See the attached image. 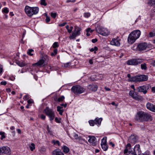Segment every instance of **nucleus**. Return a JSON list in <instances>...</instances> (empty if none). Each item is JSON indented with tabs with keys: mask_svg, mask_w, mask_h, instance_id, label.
<instances>
[{
	"mask_svg": "<svg viewBox=\"0 0 155 155\" xmlns=\"http://www.w3.org/2000/svg\"><path fill=\"white\" fill-rule=\"evenodd\" d=\"M135 119L139 122L145 121H151L152 117L149 114L142 111H140L137 113L135 115Z\"/></svg>",
	"mask_w": 155,
	"mask_h": 155,
	"instance_id": "nucleus-1",
	"label": "nucleus"
},
{
	"mask_svg": "<svg viewBox=\"0 0 155 155\" xmlns=\"http://www.w3.org/2000/svg\"><path fill=\"white\" fill-rule=\"evenodd\" d=\"M141 34V32L139 30H134L129 35L127 41L129 43L132 44L138 38Z\"/></svg>",
	"mask_w": 155,
	"mask_h": 155,
	"instance_id": "nucleus-2",
	"label": "nucleus"
},
{
	"mask_svg": "<svg viewBox=\"0 0 155 155\" xmlns=\"http://www.w3.org/2000/svg\"><path fill=\"white\" fill-rule=\"evenodd\" d=\"M148 79V77L147 75H137L131 77V78L129 79L128 81L133 82H142L147 81Z\"/></svg>",
	"mask_w": 155,
	"mask_h": 155,
	"instance_id": "nucleus-3",
	"label": "nucleus"
},
{
	"mask_svg": "<svg viewBox=\"0 0 155 155\" xmlns=\"http://www.w3.org/2000/svg\"><path fill=\"white\" fill-rule=\"evenodd\" d=\"M71 90L76 94H81L85 91V89L84 88L79 85L73 86Z\"/></svg>",
	"mask_w": 155,
	"mask_h": 155,
	"instance_id": "nucleus-4",
	"label": "nucleus"
},
{
	"mask_svg": "<svg viewBox=\"0 0 155 155\" xmlns=\"http://www.w3.org/2000/svg\"><path fill=\"white\" fill-rule=\"evenodd\" d=\"M44 112L49 117L50 120L52 121L54 120L55 115L54 112L51 109L48 107H46L44 110Z\"/></svg>",
	"mask_w": 155,
	"mask_h": 155,
	"instance_id": "nucleus-5",
	"label": "nucleus"
},
{
	"mask_svg": "<svg viewBox=\"0 0 155 155\" xmlns=\"http://www.w3.org/2000/svg\"><path fill=\"white\" fill-rule=\"evenodd\" d=\"M11 153V149L7 146H3L0 147V154L10 155Z\"/></svg>",
	"mask_w": 155,
	"mask_h": 155,
	"instance_id": "nucleus-6",
	"label": "nucleus"
},
{
	"mask_svg": "<svg viewBox=\"0 0 155 155\" xmlns=\"http://www.w3.org/2000/svg\"><path fill=\"white\" fill-rule=\"evenodd\" d=\"M81 30V28L75 27L74 32L72 33V35L69 36V38L70 39H75L77 36L80 35Z\"/></svg>",
	"mask_w": 155,
	"mask_h": 155,
	"instance_id": "nucleus-7",
	"label": "nucleus"
},
{
	"mask_svg": "<svg viewBox=\"0 0 155 155\" xmlns=\"http://www.w3.org/2000/svg\"><path fill=\"white\" fill-rule=\"evenodd\" d=\"M48 58L47 55H44L37 63L32 64L33 66H37L41 67L43 65L46 59Z\"/></svg>",
	"mask_w": 155,
	"mask_h": 155,
	"instance_id": "nucleus-8",
	"label": "nucleus"
},
{
	"mask_svg": "<svg viewBox=\"0 0 155 155\" xmlns=\"http://www.w3.org/2000/svg\"><path fill=\"white\" fill-rule=\"evenodd\" d=\"M142 62V59H133L128 61L127 63L128 65H136L141 64Z\"/></svg>",
	"mask_w": 155,
	"mask_h": 155,
	"instance_id": "nucleus-9",
	"label": "nucleus"
},
{
	"mask_svg": "<svg viewBox=\"0 0 155 155\" xmlns=\"http://www.w3.org/2000/svg\"><path fill=\"white\" fill-rule=\"evenodd\" d=\"M97 33L103 36H107L109 34L108 31L106 29L101 26H99L96 29Z\"/></svg>",
	"mask_w": 155,
	"mask_h": 155,
	"instance_id": "nucleus-10",
	"label": "nucleus"
},
{
	"mask_svg": "<svg viewBox=\"0 0 155 155\" xmlns=\"http://www.w3.org/2000/svg\"><path fill=\"white\" fill-rule=\"evenodd\" d=\"M131 146L130 143H128L126 146L125 149L124 150V153L126 154L128 152V154L125 155H137L135 153L132 152L131 149Z\"/></svg>",
	"mask_w": 155,
	"mask_h": 155,
	"instance_id": "nucleus-11",
	"label": "nucleus"
},
{
	"mask_svg": "<svg viewBox=\"0 0 155 155\" xmlns=\"http://www.w3.org/2000/svg\"><path fill=\"white\" fill-rule=\"evenodd\" d=\"M129 95L133 98L136 100H141L142 99V97L138 95L137 93L134 91H130L129 92Z\"/></svg>",
	"mask_w": 155,
	"mask_h": 155,
	"instance_id": "nucleus-12",
	"label": "nucleus"
},
{
	"mask_svg": "<svg viewBox=\"0 0 155 155\" xmlns=\"http://www.w3.org/2000/svg\"><path fill=\"white\" fill-rule=\"evenodd\" d=\"M150 87V86L149 85H143L138 87L137 90L138 92H143L144 94H146L147 92V90Z\"/></svg>",
	"mask_w": 155,
	"mask_h": 155,
	"instance_id": "nucleus-13",
	"label": "nucleus"
},
{
	"mask_svg": "<svg viewBox=\"0 0 155 155\" xmlns=\"http://www.w3.org/2000/svg\"><path fill=\"white\" fill-rule=\"evenodd\" d=\"M32 8L28 6H26L25 9V11L28 17H31L32 16Z\"/></svg>",
	"mask_w": 155,
	"mask_h": 155,
	"instance_id": "nucleus-14",
	"label": "nucleus"
},
{
	"mask_svg": "<svg viewBox=\"0 0 155 155\" xmlns=\"http://www.w3.org/2000/svg\"><path fill=\"white\" fill-rule=\"evenodd\" d=\"M120 39L117 38H113L110 42V44L112 45H114L117 46H119L120 45Z\"/></svg>",
	"mask_w": 155,
	"mask_h": 155,
	"instance_id": "nucleus-15",
	"label": "nucleus"
},
{
	"mask_svg": "<svg viewBox=\"0 0 155 155\" xmlns=\"http://www.w3.org/2000/svg\"><path fill=\"white\" fill-rule=\"evenodd\" d=\"M147 47V45L146 43H141L138 45L137 48L139 51H142L146 50Z\"/></svg>",
	"mask_w": 155,
	"mask_h": 155,
	"instance_id": "nucleus-16",
	"label": "nucleus"
},
{
	"mask_svg": "<svg viewBox=\"0 0 155 155\" xmlns=\"http://www.w3.org/2000/svg\"><path fill=\"white\" fill-rule=\"evenodd\" d=\"M101 145L102 148L104 151H106L107 150L108 147L106 144V139L103 138L102 140Z\"/></svg>",
	"mask_w": 155,
	"mask_h": 155,
	"instance_id": "nucleus-17",
	"label": "nucleus"
},
{
	"mask_svg": "<svg viewBox=\"0 0 155 155\" xmlns=\"http://www.w3.org/2000/svg\"><path fill=\"white\" fill-rule=\"evenodd\" d=\"M137 140L138 138L137 137L134 136V135H131L129 137L128 139L129 142L133 143H136Z\"/></svg>",
	"mask_w": 155,
	"mask_h": 155,
	"instance_id": "nucleus-18",
	"label": "nucleus"
},
{
	"mask_svg": "<svg viewBox=\"0 0 155 155\" xmlns=\"http://www.w3.org/2000/svg\"><path fill=\"white\" fill-rule=\"evenodd\" d=\"M147 108L151 111L155 112V106L152 104L148 103L146 105Z\"/></svg>",
	"mask_w": 155,
	"mask_h": 155,
	"instance_id": "nucleus-19",
	"label": "nucleus"
},
{
	"mask_svg": "<svg viewBox=\"0 0 155 155\" xmlns=\"http://www.w3.org/2000/svg\"><path fill=\"white\" fill-rule=\"evenodd\" d=\"M137 152L138 154H139V153H141V150L140 147V145L138 144L136 145L134 149V151H133L132 150V152L133 153H135V154H136V152Z\"/></svg>",
	"mask_w": 155,
	"mask_h": 155,
	"instance_id": "nucleus-20",
	"label": "nucleus"
},
{
	"mask_svg": "<svg viewBox=\"0 0 155 155\" xmlns=\"http://www.w3.org/2000/svg\"><path fill=\"white\" fill-rule=\"evenodd\" d=\"M88 88L89 90L95 91L97 90V86L96 85H89Z\"/></svg>",
	"mask_w": 155,
	"mask_h": 155,
	"instance_id": "nucleus-21",
	"label": "nucleus"
},
{
	"mask_svg": "<svg viewBox=\"0 0 155 155\" xmlns=\"http://www.w3.org/2000/svg\"><path fill=\"white\" fill-rule=\"evenodd\" d=\"M53 155H64L63 153L59 150H56L52 152Z\"/></svg>",
	"mask_w": 155,
	"mask_h": 155,
	"instance_id": "nucleus-22",
	"label": "nucleus"
},
{
	"mask_svg": "<svg viewBox=\"0 0 155 155\" xmlns=\"http://www.w3.org/2000/svg\"><path fill=\"white\" fill-rule=\"evenodd\" d=\"M32 8V15H34L37 14L39 10V8L38 7H33Z\"/></svg>",
	"mask_w": 155,
	"mask_h": 155,
	"instance_id": "nucleus-23",
	"label": "nucleus"
},
{
	"mask_svg": "<svg viewBox=\"0 0 155 155\" xmlns=\"http://www.w3.org/2000/svg\"><path fill=\"white\" fill-rule=\"evenodd\" d=\"M102 120V119L101 118H96L94 120L95 124L97 125H100Z\"/></svg>",
	"mask_w": 155,
	"mask_h": 155,
	"instance_id": "nucleus-24",
	"label": "nucleus"
},
{
	"mask_svg": "<svg viewBox=\"0 0 155 155\" xmlns=\"http://www.w3.org/2000/svg\"><path fill=\"white\" fill-rule=\"evenodd\" d=\"M89 138L88 140V141L90 143H93L96 139V138L94 136H89Z\"/></svg>",
	"mask_w": 155,
	"mask_h": 155,
	"instance_id": "nucleus-25",
	"label": "nucleus"
},
{
	"mask_svg": "<svg viewBox=\"0 0 155 155\" xmlns=\"http://www.w3.org/2000/svg\"><path fill=\"white\" fill-rule=\"evenodd\" d=\"M62 108L63 107L61 106H58L57 107V110L61 115H62V113L64 112V110Z\"/></svg>",
	"mask_w": 155,
	"mask_h": 155,
	"instance_id": "nucleus-26",
	"label": "nucleus"
},
{
	"mask_svg": "<svg viewBox=\"0 0 155 155\" xmlns=\"http://www.w3.org/2000/svg\"><path fill=\"white\" fill-rule=\"evenodd\" d=\"M17 64L19 66L23 67L25 66L26 65V63L24 61H18L17 62Z\"/></svg>",
	"mask_w": 155,
	"mask_h": 155,
	"instance_id": "nucleus-27",
	"label": "nucleus"
},
{
	"mask_svg": "<svg viewBox=\"0 0 155 155\" xmlns=\"http://www.w3.org/2000/svg\"><path fill=\"white\" fill-rule=\"evenodd\" d=\"M141 68L143 70H146L147 69V64L145 63H143L141 64Z\"/></svg>",
	"mask_w": 155,
	"mask_h": 155,
	"instance_id": "nucleus-28",
	"label": "nucleus"
},
{
	"mask_svg": "<svg viewBox=\"0 0 155 155\" xmlns=\"http://www.w3.org/2000/svg\"><path fill=\"white\" fill-rule=\"evenodd\" d=\"M148 4L151 6H155V0H150L148 2Z\"/></svg>",
	"mask_w": 155,
	"mask_h": 155,
	"instance_id": "nucleus-29",
	"label": "nucleus"
},
{
	"mask_svg": "<svg viewBox=\"0 0 155 155\" xmlns=\"http://www.w3.org/2000/svg\"><path fill=\"white\" fill-rule=\"evenodd\" d=\"M62 149L63 152L65 153H68L69 150V148L66 146H64L62 148Z\"/></svg>",
	"mask_w": 155,
	"mask_h": 155,
	"instance_id": "nucleus-30",
	"label": "nucleus"
},
{
	"mask_svg": "<svg viewBox=\"0 0 155 155\" xmlns=\"http://www.w3.org/2000/svg\"><path fill=\"white\" fill-rule=\"evenodd\" d=\"M2 12L3 13H8L9 12L8 8L7 7H5L2 10Z\"/></svg>",
	"mask_w": 155,
	"mask_h": 155,
	"instance_id": "nucleus-31",
	"label": "nucleus"
},
{
	"mask_svg": "<svg viewBox=\"0 0 155 155\" xmlns=\"http://www.w3.org/2000/svg\"><path fill=\"white\" fill-rule=\"evenodd\" d=\"M0 135L1 136V140H3L4 138H5V133L4 132H2V131L0 132Z\"/></svg>",
	"mask_w": 155,
	"mask_h": 155,
	"instance_id": "nucleus-32",
	"label": "nucleus"
},
{
	"mask_svg": "<svg viewBox=\"0 0 155 155\" xmlns=\"http://www.w3.org/2000/svg\"><path fill=\"white\" fill-rule=\"evenodd\" d=\"M30 150L31 151H33L35 148V145L34 143H32L30 146Z\"/></svg>",
	"mask_w": 155,
	"mask_h": 155,
	"instance_id": "nucleus-33",
	"label": "nucleus"
},
{
	"mask_svg": "<svg viewBox=\"0 0 155 155\" xmlns=\"http://www.w3.org/2000/svg\"><path fill=\"white\" fill-rule=\"evenodd\" d=\"M40 4L44 6H46L47 5L45 0H41L40 1Z\"/></svg>",
	"mask_w": 155,
	"mask_h": 155,
	"instance_id": "nucleus-34",
	"label": "nucleus"
},
{
	"mask_svg": "<svg viewBox=\"0 0 155 155\" xmlns=\"http://www.w3.org/2000/svg\"><path fill=\"white\" fill-rule=\"evenodd\" d=\"M52 143L54 145H58L59 146H60V142L58 140L55 141L53 140L52 141Z\"/></svg>",
	"mask_w": 155,
	"mask_h": 155,
	"instance_id": "nucleus-35",
	"label": "nucleus"
},
{
	"mask_svg": "<svg viewBox=\"0 0 155 155\" xmlns=\"http://www.w3.org/2000/svg\"><path fill=\"white\" fill-rule=\"evenodd\" d=\"M64 99V97L63 96H62L58 98L57 101L59 102H60L63 101V100Z\"/></svg>",
	"mask_w": 155,
	"mask_h": 155,
	"instance_id": "nucleus-36",
	"label": "nucleus"
},
{
	"mask_svg": "<svg viewBox=\"0 0 155 155\" xmlns=\"http://www.w3.org/2000/svg\"><path fill=\"white\" fill-rule=\"evenodd\" d=\"M57 53V49H54L53 52L51 53V56H55Z\"/></svg>",
	"mask_w": 155,
	"mask_h": 155,
	"instance_id": "nucleus-37",
	"label": "nucleus"
},
{
	"mask_svg": "<svg viewBox=\"0 0 155 155\" xmlns=\"http://www.w3.org/2000/svg\"><path fill=\"white\" fill-rule=\"evenodd\" d=\"M138 155H150V152L148 151H146L143 153H139Z\"/></svg>",
	"mask_w": 155,
	"mask_h": 155,
	"instance_id": "nucleus-38",
	"label": "nucleus"
},
{
	"mask_svg": "<svg viewBox=\"0 0 155 155\" xmlns=\"http://www.w3.org/2000/svg\"><path fill=\"white\" fill-rule=\"evenodd\" d=\"M58 46L59 45L58 42H55L53 45V47L54 48H58Z\"/></svg>",
	"mask_w": 155,
	"mask_h": 155,
	"instance_id": "nucleus-39",
	"label": "nucleus"
},
{
	"mask_svg": "<svg viewBox=\"0 0 155 155\" xmlns=\"http://www.w3.org/2000/svg\"><path fill=\"white\" fill-rule=\"evenodd\" d=\"M89 123L90 125L91 126H93L95 124L94 121V120H90L89 121Z\"/></svg>",
	"mask_w": 155,
	"mask_h": 155,
	"instance_id": "nucleus-40",
	"label": "nucleus"
},
{
	"mask_svg": "<svg viewBox=\"0 0 155 155\" xmlns=\"http://www.w3.org/2000/svg\"><path fill=\"white\" fill-rule=\"evenodd\" d=\"M90 13L89 12L85 13L84 14V16L87 18L90 17Z\"/></svg>",
	"mask_w": 155,
	"mask_h": 155,
	"instance_id": "nucleus-41",
	"label": "nucleus"
},
{
	"mask_svg": "<svg viewBox=\"0 0 155 155\" xmlns=\"http://www.w3.org/2000/svg\"><path fill=\"white\" fill-rule=\"evenodd\" d=\"M74 136L75 139H78L79 140L81 139V137H78V135L76 134H74Z\"/></svg>",
	"mask_w": 155,
	"mask_h": 155,
	"instance_id": "nucleus-42",
	"label": "nucleus"
},
{
	"mask_svg": "<svg viewBox=\"0 0 155 155\" xmlns=\"http://www.w3.org/2000/svg\"><path fill=\"white\" fill-rule=\"evenodd\" d=\"M57 15V13H56L51 12V16L53 18H55Z\"/></svg>",
	"mask_w": 155,
	"mask_h": 155,
	"instance_id": "nucleus-43",
	"label": "nucleus"
},
{
	"mask_svg": "<svg viewBox=\"0 0 155 155\" xmlns=\"http://www.w3.org/2000/svg\"><path fill=\"white\" fill-rule=\"evenodd\" d=\"M33 51H34L32 49H29V50H28V51L27 52V53L29 55H31V56H32L33 55V54H31V53L32 52H33Z\"/></svg>",
	"mask_w": 155,
	"mask_h": 155,
	"instance_id": "nucleus-44",
	"label": "nucleus"
},
{
	"mask_svg": "<svg viewBox=\"0 0 155 155\" xmlns=\"http://www.w3.org/2000/svg\"><path fill=\"white\" fill-rule=\"evenodd\" d=\"M149 35L150 37H152L155 36V31L150 32Z\"/></svg>",
	"mask_w": 155,
	"mask_h": 155,
	"instance_id": "nucleus-45",
	"label": "nucleus"
},
{
	"mask_svg": "<svg viewBox=\"0 0 155 155\" xmlns=\"http://www.w3.org/2000/svg\"><path fill=\"white\" fill-rule=\"evenodd\" d=\"M150 64L154 67L155 66V61H150Z\"/></svg>",
	"mask_w": 155,
	"mask_h": 155,
	"instance_id": "nucleus-46",
	"label": "nucleus"
},
{
	"mask_svg": "<svg viewBox=\"0 0 155 155\" xmlns=\"http://www.w3.org/2000/svg\"><path fill=\"white\" fill-rule=\"evenodd\" d=\"M73 27L72 26H71L70 28V29H69L68 30V32L69 33H71L73 30Z\"/></svg>",
	"mask_w": 155,
	"mask_h": 155,
	"instance_id": "nucleus-47",
	"label": "nucleus"
},
{
	"mask_svg": "<svg viewBox=\"0 0 155 155\" xmlns=\"http://www.w3.org/2000/svg\"><path fill=\"white\" fill-rule=\"evenodd\" d=\"M45 20H46V22L47 23H48L50 21V18L49 17L47 16Z\"/></svg>",
	"mask_w": 155,
	"mask_h": 155,
	"instance_id": "nucleus-48",
	"label": "nucleus"
},
{
	"mask_svg": "<svg viewBox=\"0 0 155 155\" xmlns=\"http://www.w3.org/2000/svg\"><path fill=\"white\" fill-rule=\"evenodd\" d=\"M7 84V82L5 81H2L1 82L0 84L2 85H5Z\"/></svg>",
	"mask_w": 155,
	"mask_h": 155,
	"instance_id": "nucleus-49",
	"label": "nucleus"
},
{
	"mask_svg": "<svg viewBox=\"0 0 155 155\" xmlns=\"http://www.w3.org/2000/svg\"><path fill=\"white\" fill-rule=\"evenodd\" d=\"M55 120L56 122L60 123V119H58L57 117H55Z\"/></svg>",
	"mask_w": 155,
	"mask_h": 155,
	"instance_id": "nucleus-50",
	"label": "nucleus"
},
{
	"mask_svg": "<svg viewBox=\"0 0 155 155\" xmlns=\"http://www.w3.org/2000/svg\"><path fill=\"white\" fill-rule=\"evenodd\" d=\"M29 98V96L28 95H26L23 98L25 100H27Z\"/></svg>",
	"mask_w": 155,
	"mask_h": 155,
	"instance_id": "nucleus-51",
	"label": "nucleus"
},
{
	"mask_svg": "<svg viewBox=\"0 0 155 155\" xmlns=\"http://www.w3.org/2000/svg\"><path fill=\"white\" fill-rule=\"evenodd\" d=\"M67 22H65L63 23H61V24H59V26H60L62 27V26H64L66 24H67Z\"/></svg>",
	"mask_w": 155,
	"mask_h": 155,
	"instance_id": "nucleus-52",
	"label": "nucleus"
},
{
	"mask_svg": "<svg viewBox=\"0 0 155 155\" xmlns=\"http://www.w3.org/2000/svg\"><path fill=\"white\" fill-rule=\"evenodd\" d=\"M41 117L42 120H45V116L43 114H41Z\"/></svg>",
	"mask_w": 155,
	"mask_h": 155,
	"instance_id": "nucleus-53",
	"label": "nucleus"
},
{
	"mask_svg": "<svg viewBox=\"0 0 155 155\" xmlns=\"http://www.w3.org/2000/svg\"><path fill=\"white\" fill-rule=\"evenodd\" d=\"M97 41V39L96 38L92 39V42L93 43H95Z\"/></svg>",
	"mask_w": 155,
	"mask_h": 155,
	"instance_id": "nucleus-54",
	"label": "nucleus"
},
{
	"mask_svg": "<svg viewBox=\"0 0 155 155\" xmlns=\"http://www.w3.org/2000/svg\"><path fill=\"white\" fill-rule=\"evenodd\" d=\"M151 91L153 93H155V86L151 88Z\"/></svg>",
	"mask_w": 155,
	"mask_h": 155,
	"instance_id": "nucleus-55",
	"label": "nucleus"
},
{
	"mask_svg": "<svg viewBox=\"0 0 155 155\" xmlns=\"http://www.w3.org/2000/svg\"><path fill=\"white\" fill-rule=\"evenodd\" d=\"M70 63H67L66 64H64V67H67L68 66H70Z\"/></svg>",
	"mask_w": 155,
	"mask_h": 155,
	"instance_id": "nucleus-56",
	"label": "nucleus"
},
{
	"mask_svg": "<svg viewBox=\"0 0 155 155\" xmlns=\"http://www.w3.org/2000/svg\"><path fill=\"white\" fill-rule=\"evenodd\" d=\"M94 53H96V51H97L98 50V48H97V47H94Z\"/></svg>",
	"mask_w": 155,
	"mask_h": 155,
	"instance_id": "nucleus-57",
	"label": "nucleus"
},
{
	"mask_svg": "<svg viewBox=\"0 0 155 155\" xmlns=\"http://www.w3.org/2000/svg\"><path fill=\"white\" fill-rule=\"evenodd\" d=\"M109 144L110 145H111L112 147H114V143H112V142H110L109 143Z\"/></svg>",
	"mask_w": 155,
	"mask_h": 155,
	"instance_id": "nucleus-58",
	"label": "nucleus"
},
{
	"mask_svg": "<svg viewBox=\"0 0 155 155\" xmlns=\"http://www.w3.org/2000/svg\"><path fill=\"white\" fill-rule=\"evenodd\" d=\"M27 102H28V104H31L32 103V101H31V100H28Z\"/></svg>",
	"mask_w": 155,
	"mask_h": 155,
	"instance_id": "nucleus-59",
	"label": "nucleus"
},
{
	"mask_svg": "<svg viewBox=\"0 0 155 155\" xmlns=\"http://www.w3.org/2000/svg\"><path fill=\"white\" fill-rule=\"evenodd\" d=\"M47 130L48 132L49 133H50L51 132L50 131V130L49 129V126H48L47 127Z\"/></svg>",
	"mask_w": 155,
	"mask_h": 155,
	"instance_id": "nucleus-60",
	"label": "nucleus"
},
{
	"mask_svg": "<svg viewBox=\"0 0 155 155\" xmlns=\"http://www.w3.org/2000/svg\"><path fill=\"white\" fill-rule=\"evenodd\" d=\"M91 30V29L90 28H88L87 29H86V32H89V31H90Z\"/></svg>",
	"mask_w": 155,
	"mask_h": 155,
	"instance_id": "nucleus-61",
	"label": "nucleus"
},
{
	"mask_svg": "<svg viewBox=\"0 0 155 155\" xmlns=\"http://www.w3.org/2000/svg\"><path fill=\"white\" fill-rule=\"evenodd\" d=\"M3 69L1 66L0 65V74L2 72Z\"/></svg>",
	"mask_w": 155,
	"mask_h": 155,
	"instance_id": "nucleus-62",
	"label": "nucleus"
},
{
	"mask_svg": "<svg viewBox=\"0 0 155 155\" xmlns=\"http://www.w3.org/2000/svg\"><path fill=\"white\" fill-rule=\"evenodd\" d=\"M17 131L18 134H21V131L19 129H17Z\"/></svg>",
	"mask_w": 155,
	"mask_h": 155,
	"instance_id": "nucleus-63",
	"label": "nucleus"
},
{
	"mask_svg": "<svg viewBox=\"0 0 155 155\" xmlns=\"http://www.w3.org/2000/svg\"><path fill=\"white\" fill-rule=\"evenodd\" d=\"M61 106H63L64 107H66L67 106V104H61Z\"/></svg>",
	"mask_w": 155,
	"mask_h": 155,
	"instance_id": "nucleus-64",
	"label": "nucleus"
}]
</instances>
